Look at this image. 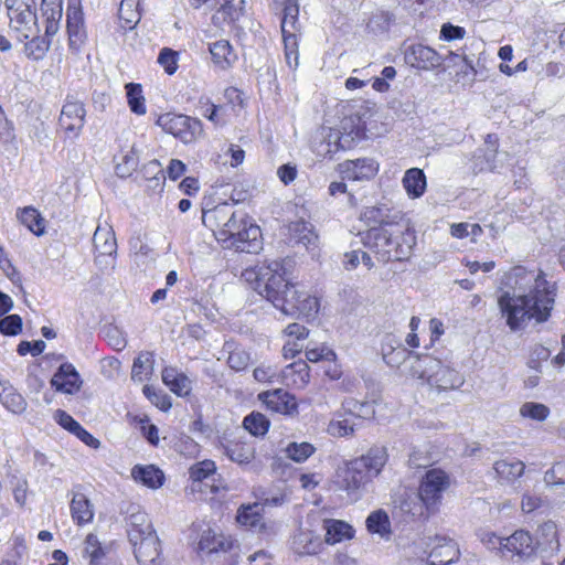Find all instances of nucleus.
Listing matches in <instances>:
<instances>
[{
    "label": "nucleus",
    "mask_w": 565,
    "mask_h": 565,
    "mask_svg": "<svg viewBox=\"0 0 565 565\" xmlns=\"http://www.w3.org/2000/svg\"><path fill=\"white\" fill-rule=\"evenodd\" d=\"M498 307L513 332L523 330L527 322H546L555 305L556 285L546 280L542 270L515 266L500 280Z\"/></svg>",
    "instance_id": "nucleus-1"
},
{
    "label": "nucleus",
    "mask_w": 565,
    "mask_h": 565,
    "mask_svg": "<svg viewBox=\"0 0 565 565\" xmlns=\"http://www.w3.org/2000/svg\"><path fill=\"white\" fill-rule=\"evenodd\" d=\"M365 247L371 249L380 262L405 260L412 255L416 245L414 230L399 225L386 224L371 227L362 235Z\"/></svg>",
    "instance_id": "nucleus-2"
},
{
    "label": "nucleus",
    "mask_w": 565,
    "mask_h": 565,
    "mask_svg": "<svg viewBox=\"0 0 565 565\" xmlns=\"http://www.w3.org/2000/svg\"><path fill=\"white\" fill-rule=\"evenodd\" d=\"M408 374L426 381L428 385L439 391L459 388L465 382L458 371L429 354L415 356L414 363L408 367Z\"/></svg>",
    "instance_id": "nucleus-3"
},
{
    "label": "nucleus",
    "mask_w": 565,
    "mask_h": 565,
    "mask_svg": "<svg viewBox=\"0 0 565 565\" xmlns=\"http://www.w3.org/2000/svg\"><path fill=\"white\" fill-rule=\"evenodd\" d=\"M260 236L259 226L252 223L246 213L237 211L231 222L216 233L218 241L242 253H256L260 249Z\"/></svg>",
    "instance_id": "nucleus-4"
},
{
    "label": "nucleus",
    "mask_w": 565,
    "mask_h": 565,
    "mask_svg": "<svg viewBox=\"0 0 565 565\" xmlns=\"http://www.w3.org/2000/svg\"><path fill=\"white\" fill-rule=\"evenodd\" d=\"M4 4L10 20V29L20 41H25L30 35L40 32L35 0H6Z\"/></svg>",
    "instance_id": "nucleus-5"
},
{
    "label": "nucleus",
    "mask_w": 565,
    "mask_h": 565,
    "mask_svg": "<svg viewBox=\"0 0 565 565\" xmlns=\"http://www.w3.org/2000/svg\"><path fill=\"white\" fill-rule=\"evenodd\" d=\"M449 476L441 469L428 470L422 479L418 495L427 515L435 514L441 504L443 493L449 488Z\"/></svg>",
    "instance_id": "nucleus-6"
},
{
    "label": "nucleus",
    "mask_w": 565,
    "mask_h": 565,
    "mask_svg": "<svg viewBox=\"0 0 565 565\" xmlns=\"http://www.w3.org/2000/svg\"><path fill=\"white\" fill-rule=\"evenodd\" d=\"M156 124L183 143L194 142L203 132L202 122L199 119L183 114H162Z\"/></svg>",
    "instance_id": "nucleus-7"
},
{
    "label": "nucleus",
    "mask_w": 565,
    "mask_h": 565,
    "mask_svg": "<svg viewBox=\"0 0 565 565\" xmlns=\"http://www.w3.org/2000/svg\"><path fill=\"white\" fill-rule=\"evenodd\" d=\"M362 467V461L353 459L340 466L335 471V484L354 501L360 498L361 490L371 481L369 472L364 471Z\"/></svg>",
    "instance_id": "nucleus-8"
},
{
    "label": "nucleus",
    "mask_w": 565,
    "mask_h": 565,
    "mask_svg": "<svg viewBox=\"0 0 565 565\" xmlns=\"http://www.w3.org/2000/svg\"><path fill=\"white\" fill-rule=\"evenodd\" d=\"M285 263L280 260L266 262L260 266L246 268L242 273V279L250 284L252 287L263 297L276 281L279 280V274L284 270Z\"/></svg>",
    "instance_id": "nucleus-9"
},
{
    "label": "nucleus",
    "mask_w": 565,
    "mask_h": 565,
    "mask_svg": "<svg viewBox=\"0 0 565 565\" xmlns=\"http://www.w3.org/2000/svg\"><path fill=\"white\" fill-rule=\"evenodd\" d=\"M298 297H301V290L289 281L286 267L279 274V280L273 286V290L269 289L265 296L275 308L288 316L296 315Z\"/></svg>",
    "instance_id": "nucleus-10"
},
{
    "label": "nucleus",
    "mask_w": 565,
    "mask_h": 565,
    "mask_svg": "<svg viewBox=\"0 0 565 565\" xmlns=\"http://www.w3.org/2000/svg\"><path fill=\"white\" fill-rule=\"evenodd\" d=\"M129 541L134 546L136 559L140 565H160L159 539L154 532H147L146 535H140L134 531Z\"/></svg>",
    "instance_id": "nucleus-11"
},
{
    "label": "nucleus",
    "mask_w": 565,
    "mask_h": 565,
    "mask_svg": "<svg viewBox=\"0 0 565 565\" xmlns=\"http://www.w3.org/2000/svg\"><path fill=\"white\" fill-rule=\"evenodd\" d=\"M66 29L68 45L73 51H78L86 40L84 14L78 1L72 0L66 12Z\"/></svg>",
    "instance_id": "nucleus-12"
},
{
    "label": "nucleus",
    "mask_w": 565,
    "mask_h": 565,
    "mask_svg": "<svg viewBox=\"0 0 565 565\" xmlns=\"http://www.w3.org/2000/svg\"><path fill=\"white\" fill-rule=\"evenodd\" d=\"M379 162L372 158L345 160L338 166L343 179L352 181L370 180L379 172Z\"/></svg>",
    "instance_id": "nucleus-13"
},
{
    "label": "nucleus",
    "mask_w": 565,
    "mask_h": 565,
    "mask_svg": "<svg viewBox=\"0 0 565 565\" xmlns=\"http://www.w3.org/2000/svg\"><path fill=\"white\" fill-rule=\"evenodd\" d=\"M258 398L267 409L274 413L289 416L298 414L296 397L282 388L263 392L258 395Z\"/></svg>",
    "instance_id": "nucleus-14"
},
{
    "label": "nucleus",
    "mask_w": 565,
    "mask_h": 565,
    "mask_svg": "<svg viewBox=\"0 0 565 565\" xmlns=\"http://www.w3.org/2000/svg\"><path fill=\"white\" fill-rule=\"evenodd\" d=\"M85 115L84 104L74 96H67L61 111L60 125L66 131L78 135L84 127Z\"/></svg>",
    "instance_id": "nucleus-15"
},
{
    "label": "nucleus",
    "mask_w": 565,
    "mask_h": 565,
    "mask_svg": "<svg viewBox=\"0 0 565 565\" xmlns=\"http://www.w3.org/2000/svg\"><path fill=\"white\" fill-rule=\"evenodd\" d=\"M51 385L57 392L73 395L81 390L83 380L75 366L72 363L65 362L60 365L52 376Z\"/></svg>",
    "instance_id": "nucleus-16"
},
{
    "label": "nucleus",
    "mask_w": 565,
    "mask_h": 565,
    "mask_svg": "<svg viewBox=\"0 0 565 565\" xmlns=\"http://www.w3.org/2000/svg\"><path fill=\"white\" fill-rule=\"evenodd\" d=\"M405 61L413 67L430 70L438 67L443 60L431 47L423 44L411 45L405 52Z\"/></svg>",
    "instance_id": "nucleus-17"
},
{
    "label": "nucleus",
    "mask_w": 565,
    "mask_h": 565,
    "mask_svg": "<svg viewBox=\"0 0 565 565\" xmlns=\"http://www.w3.org/2000/svg\"><path fill=\"white\" fill-rule=\"evenodd\" d=\"M93 244L96 253L95 262L102 264L103 257H113L117 252L115 233L107 223L98 224L93 235Z\"/></svg>",
    "instance_id": "nucleus-18"
},
{
    "label": "nucleus",
    "mask_w": 565,
    "mask_h": 565,
    "mask_svg": "<svg viewBox=\"0 0 565 565\" xmlns=\"http://www.w3.org/2000/svg\"><path fill=\"white\" fill-rule=\"evenodd\" d=\"M244 0H213L210 6H220L212 15V22L215 26L223 29L224 25H231L237 21L244 11Z\"/></svg>",
    "instance_id": "nucleus-19"
},
{
    "label": "nucleus",
    "mask_w": 565,
    "mask_h": 565,
    "mask_svg": "<svg viewBox=\"0 0 565 565\" xmlns=\"http://www.w3.org/2000/svg\"><path fill=\"white\" fill-rule=\"evenodd\" d=\"M504 554L510 553L520 558H529L536 551V543L532 535L524 530H518L509 537H505Z\"/></svg>",
    "instance_id": "nucleus-20"
},
{
    "label": "nucleus",
    "mask_w": 565,
    "mask_h": 565,
    "mask_svg": "<svg viewBox=\"0 0 565 565\" xmlns=\"http://www.w3.org/2000/svg\"><path fill=\"white\" fill-rule=\"evenodd\" d=\"M234 206V203H220L213 209L203 211L202 221L205 225L213 228L215 227L218 232L220 228L225 227L226 224L231 222V218L234 217V213L236 212Z\"/></svg>",
    "instance_id": "nucleus-21"
},
{
    "label": "nucleus",
    "mask_w": 565,
    "mask_h": 565,
    "mask_svg": "<svg viewBox=\"0 0 565 565\" xmlns=\"http://www.w3.org/2000/svg\"><path fill=\"white\" fill-rule=\"evenodd\" d=\"M70 509L73 521L79 526L90 523L94 519V507L81 492L73 493Z\"/></svg>",
    "instance_id": "nucleus-22"
},
{
    "label": "nucleus",
    "mask_w": 565,
    "mask_h": 565,
    "mask_svg": "<svg viewBox=\"0 0 565 565\" xmlns=\"http://www.w3.org/2000/svg\"><path fill=\"white\" fill-rule=\"evenodd\" d=\"M355 461H362L363 470L369 472V478L372 480V478L376 477L382 471L387 461L386 448L379 446L372 447L365 455L355 458Z\"/></svg>",
    "instance_id": "nucleus-23"
},
{
    "label": "nucleus",
    "mask_w": 565,
    "mask_h": 565,
    "mask_svg": "<svg viewBox=\"0 0 565 565\" xmlns=\"http://www.w3.org/2000/svg\"><path fill=\"white\" fill-rule=\"evenodd\" d=\"M525 465L516 458L501 459L494 462L493 470L500 482L511 483L524 473Z\"/></svg>",
    "instance_id": "nucleus-24"
},
{
    "label": "nucleus",
    "mask_w": 565,
    "mask_h": 565,
    "mask_svg": "<svg viewBox=\"0 0 565 565\" xmlns=\"http://www.w3.org/2000/svg\"><path fill=\"white\" fill-rule=\"evenodd\" d=\"M215 471L216 466L212 460H203L193 465L190 470V478L193 481V484L204 483L206 487H210L211 492L214 493L218 490V487L214 484L215 481Z\"/></svg>",
    "instance_id": "nucleus-25"
},
{
    "label": "nucleus",
    "mask_w": 565,
    "mask_h": 565,
    "mask_svg": "<svg viewBox=\"0 0 565 565\" xmlns=\"http://www.w3.org/2000/svg\"><path fill=\"white\" fill-rule=\"evenodd\" d=\"M162 382L178 396H188L192 391L191 380L174 367H164Z\"/></svg>",
    "instance_id": "nucleus-26"
},
{
    "label": "nucleus",
    "mask_w": 565,
    "mask_h": 565,
    "mask_svg": "<svg viewBox=\"0 0 565 565\" xmlns=\"http://www.w3.org/2000/svg\"><path fill=\"white\" fill-rule=\"evenodd\" d=\"M321 546L320 539L309 530H299L291 541L292 550L299 555H315Z\"/></svg>",
    "instance_id": "nucleus-27"
},
{
    "label": "nucleus",
    "mask_w": 565,
    "mask_h": 565,
    "mask_svg": "<svg viewBox=\"0 0 565 565\" xmlns=\"http://www.w3.org/2000/svg\"><path fill=\"white\" fill-rule=\"evenodd\" d=\"M359 428V424L348 412H338L328 424L327 431L332 437L353 436Z\"/></svg>",
    "instance_id": "nucleus-28"
},
{
    "label": "nucleus",
    "mask_w": 565,
    "mask_h": 565,
    "mask_svg": "<svg viewBox=\"0 0 565 565\" xmlns=\"http://www.w3.org/2000/svg\"><path fill=\"white\" fill-rule=\"evenodd\" d=\"M41 11L45 18V35L56 34L62 18V0H42Z\"/></svg>",
    "instance_id": "nucleus-29"
},
{
    "label": "nucleus",
    "mask_w": 565,
    "mask_h": 565,
    "mask_svg": "<svg viewBox=\"0 0 565 565\" xmlns=\"http://www.w3.org/2000/svg\"><path fill=\"white\" fill-rule=\"evenodd\" d=\"M281 376L287 385H292L302 388L307 385L310 379L309 366L302 361L290 363L281 371Z\"/></svg>",
    "instance_id": "nucleus-30"
},
{
    "label": "nucleus",
    "mask_w": 565,
    "mask_h": 565,
    "mask_svg": "<svg viewBox=\"0 0 565 565\" xmlns=\"http://www.w3.org/2000/svg\"><path fill=\"white\" fill-rule=\"evenodd\" d=\"M323 529L326 530V543L330 545L340 543L343 540H349L354 535L353 527L349 523L340 520H326Z\"/></svg>",
    "instance_id": "nucleus-31"
},
{
    "label": "nucleus",
    "mask_w": 565,
    "mask_h": 565,
    "mask_svg": "<svg viewBox=\"0 0 565 565\" xmlns=\"http://www.w3.org/2000/svg\"><path fill=\"white\" fill-rule=\"evenodd\" d=\"M225 456L239 465L248 463L255 455L252 446L239 440H228L223 445Z\"/></svg>",
    "instance_id": "nucleus-32"
},
{
    "label": "nucleus",
    "mask_w": 565,
    "mask_h": 565,
    "mask_svg": "<svg viewBox=\"0 0 565 565\" xmlns=\"http://www.w3.org/2000/svg\"><path fill=\"white\" fill-rule=\"evenodd\" d=\"M444 543L435 546L429 558L431 565H448L459 557V550L452 540L443 539Z\"/></svg>",
    "instance_id": "nucleus-33"
},
{
    "label": "nucleus",
    "mask_w": 565,
    "mask_h": 565,
    "mask_svg": "<svg viewBox=\"0 0 565 565\" xmlns=\"http://www.w3.org/2000/svg\"><path fill=\"white\" fill-rule=\"evenodd\" d=\"M134 479L151 489H157L163 483V472L152 465L136 466L132 468Z\"/></svg>",
    "instance_id": "nucleus-34"
},
{
    "label": "nucleus",
    "mask_w": 565,
    "mask_h": 565,
    "mask_svg": "<svg viewBox=\"0 0 565 565\" xmlns=\"http://www.w3.org/2000/svg\"><path fill=\"white\" fill-rule=\"evenodd\" d=\"M403 186L411 198H420L426 190V177L418 168L408 169L403 178Z\"/></svg>",
    "instance_id": "nucleus-35"
},
{
    "label": "nucleus",
    "mask_w": 565,
    "mask_h": 565,
    "mask_svg": "<svg viewBox=\"0 0 565 565\" xmlns=\"http://www.w3.org/2000/svg\"><path fill=\"white\" fill-rule=\"evenodd\" d=\"M210 53L215 65L225 70L230 67L236 60V55L232 50L228 41L221 40L210 44Z\"/></svg>",
    "instance_id": "nucleus-36"
},
{
    "label": "nucleus",
    "mask_w": 565,
    "mask_h": 565,
    "mask_svg": "<svg viewBox=\"0 0 565 565\" xmlns=\"http://www.w3.org/2000/svg\"><path fill=\"white\" fill-rule=\"evenodd\" d=\"M17 217L24 226H26L36 236H41L44 234L45 220L42 217V215L36 209L32 206L19 209L17 212Z\"/></svg>",
    "instance_id": "nucleus-37"
},
{
    "label": "nucleus",
    "mask_w": 565,
    "mask_h": 565,
    "mask_svg": "<svg viewBox=\"0 0 565 565\" xmlns=\"http://www.w3.org/2000/svg\"><path fill=\"white\" fill-rule=\"evenodd\" d=\"M153 353L148 351L141 352L134 361L131 380L138 383L147 381L153 373Z\"/></svg>",
    "instance_id": "nucleus-38"
},
{
    "label": "nucleus",
    "mask_w": 565,
    "mask_h": 565,
    "mask_svg": "<svg viewBox=\"0 0 565 565\" xmlns=\"http://www.w3.org/2000/svg\"><path fill=\"white\" fill-rule=\"evenodd\" d=\"M350 136H340L339 131H334L330 129L328 136L324 141L320 143L318 149L319 156H332L339 150H344L350 147Z\"/></svg>",
    "instance_id": "nucleus-39"
},
{
    "label": "nucleus",
    "mask_w": 565,
    "mask_h": 565,
    "mask_svg": "<svg viewBox=\"0 0 565 565\" xmlns=\"http://www.w3.org/2000/svg\"><path fill=\"white\" fill-rule=\"evenodd\" d=\"M342 409L348 412L355 422L356 419H372L375 415L373 402H359L348 398L342 403Z\"/></svg>",
    "instance_id": "nucleus-40"
},
{
    "label": "nucleus",
    "mask_w": 565,
    "mask_h": 565,
    "mask_svg": "<svg viewBox=\"0 0 565 565\" xmlns=\"http://www.w3.org/2000/svg\"><path fill=\"white\" fill-rule=\"evenodd\" d=\"M366 527L369 532L379 534L382 537L391 534V522L387 513L383 510L372 512L366 518Z\"/></svg>",
    "instance_id": "nucleus-41"
},
{
    "label": "nucleus",
    "mask_w": 565,
    "mask_h": 565,
    "mask_svg": "<svg viewBox=\"0 0 565 565\" xmlns=\"http://www.w3.org/2000/svg\"><path fill=\"white\" fill-rule=\"evenodd\" d=\"M125 88L130 110L138 116L145 115L147 113V107L141 85L128 83Z\"/></svg>",
    "instance_id": "nucleus-42"
},
{
    "label": "nucleus",
    "mask_w": 565,
    "mask_h": 565,
    "mask_svg": "<svg viewBox=\"0 0 565 565\" xmlns=\"http://www.w3.org/2000/svg\"><path fill=\"white\" fill-rule=\"evenodd\" d=\"M138 154L134 147L127 151H122L116 157V173L120 178L129 177L138 166Z\"/></svg>",
    "instance_id": "nucleus-43"
},
{
    "label": "nucleus",
    "mask_w": 565,
    "mask_h": 565,
    "mask_svg": "<svg viewBox=\"0 0 565 565\" xmlns=\"http://www.w3.org/2000/svg\"><path fill=\"white\" fill-rule=\"evenodd\" d=\"M262 508L258 503L253 505L242 507L238 510L236 520L237 522L249 529H257L263 526Z\"/></svg>",
    "instance_id": "nucleus-44"
},
{
    "label": "nucleus",
    "mask_w": 565,
    "mask_h": 565,
    "mask_svg": "<svg viewBox=\"0 0 565 565\" xmlns=\"http://www.w3.org/2000/svg\"><path fill=\"white\" fill-rule=\"evenodd\" d=\"M382 354L383 360L391 367H399L407 360L409 361L411 366L414 363V358L419 356L418 354H414L401 345L397 348H390V350L383 348Z\"/></svg>",
    "instance_id": "nucleus-45"
},
{
    "label": "nucleus",
    "mask_w": 565,
    "mask_h": 565,
    "mask_svg": "<svg viewBox=\"0 0 565 565\" xmlns=\"http://www.w3.org/2000/svg\"><path fill=\"white\" fill-rule=\"evenodd\" d=\"M315 451L316 447L308 441H292L284 448L286 457L298 463L305 462Z\"/></svg>",
    "instance_id": "nucleus-46"
},
{
    "label": "nucleus",
    "mask_w": 565,
    "mask_h": 565,
    "mask_svg": "<svg viewBox=\"0 0 565 565\" xmlns=\"http://www.w3.org/2000/svg\"><path fill=\"white\" fill-rule=\"evenodd\" d=\"M29 41L25 43L24 52L29 58L34 61L42 60L50 49V41L47 36H40L39 33L30 35Z\"/></svg>",
    "instance_id": "nucleus-47"
},
{
    "label": "nucleus",
    "mask_w": 565,
    "mask_h": 565,
    "mask_svg": "<svg viewBox=\"0 0 565 565\" xmlns=\"http://www.w3.org/2000/svg\"><path fill=\"white\" fill-rule=\"evenodd\" d=\"M299 2L298 0H285L284 15L281 19V33L298 30Z\"/></svg>",
    "instance_id": "nucleus-48"
},
{
    "label": "nucleus",
    "mask_w": 565,
    "mask_h": 565,
    "mask_svg": "<svg viewBox=\"0 0 565 565\" xmlns=\"http://www.w3.org/2000/svg\"><path fill=\"white\" fill-rule=\"evenodd\" d=\"M244 428L254 436H264L270 426L269 419L262 413L252 412L244 418Z\"/></svg>",
    "instance_id": "nucleus-49"
},
{
    "label": "nucleus",
    "mask_w": 565,
    "mask_h": 565,
    "mask_svg": "<svg viewBox=\"0 0 565 565\" xmlns=\"http://www.w3.org/2000/svg\"><path fill=\"white\" fill-rule=\"evenodd\" d=\"M520 416L535 422H544L551 414L550 408L542 403L525 402L520 406Z\"/></svg>",
    "instance_id": "nucleus-50"
},
{
    "label": "nucleus",
    "mask_w": 565,
    "mask_h": 565,
    "mask_svg": "<svg viewBox=\"0 0 565 565\" xmlns=\"http://www.w3.org/2000/svg\"><path fill=\"white\" fill-rule=\"evenodd\" d=\"M294 231L298 233L297 243L302 244L307 249H313L318 245V235L306 223H297Z\"/></svg>",
    "instance_id": "nucleus-51"
},
{
    "label": "nucleus",
    "mask_w": 565,
    "mask_h": 565,
    "mask_svg": "<svg viewBox=\"0 0 565 565\" xmlns=\"http://www.w3.org/2000/svg\"><path fill=\"white\" fill-rule=\"evenodd\" d=\"M128 526L129 527L127 532L129 539H131V534L134 531L139 533L140 535H146L147 532H154L147 515L141 512L134 513L130 515Z\"/></svg>",
    "instance_id": "nucleus-52"
},
{
    "label": "nucleus",
    "mask_w": 565,
    "mask_h": 565,
    "mask_svg": "<svg viewBox=\"0 0 565 565\" xmlns=\"http://www.w3.org/2000/svg\"><path fill=\"white\" fill-rule=\"evenodd\" d=\"M179 54L172 49L164 47L160 51L158 63L163 67L167 74L172 75L178 70Z\"/></svg>",
    "instance_id": "nucleus-53"
},
{
    "label": "nucleus",
    "mask_w": 565,
    "mask_h": 565,
    "mask_svg": "<svg viewBox=\"0 0 565 565\" xmlns=\"http://www.w3.org/2000/svg\"><path fill=\"white\" fill-rule=\"evenodd\" d=\"M301 303H297L296 315H301L305 317H312L319 310V300L317 297H313L306 291L301 290Z\"/></svg>",
    "instance_id": "nucleus-54"
},
{
    "label": "nucleus",
    "mask_w": 565,
    "mask_h": 565,
    "mask_svg": "<svg viewBox=\"0 0 565 565\" xmlns=\"http://www.w3.org/2000/svg\"><path fill=\"white\" fill-rule=\"evenodd\" d=\"M539 533L543 539V542L541 544H544L546 547L551 550H554L555 547L558 546L557 530L554 522L548 521L543 523L539 529Z\"/></svg>",
    "instance_id": "nucleus-55"
},
{
    "label": "nucleus",
    "mask_w": 565,
    "mask_h": 565,
    "mask_svg": "<svg viewBox=\"0 0 565 565\" xmlns=\"http://www.w3.org/2000/svg\"><path fill=\"white\" fill-rule=\"evenodd\" d=\"M249 354L244 350L235 349L228 351L227 364L236 372L245 370L249 364Z\"/></svg>",
    "instance_id": "nucleus-56"
},
{
    "label": "nucleus",
    "mask_w": 565,
    "mask_h": 565,
    "mask_svg": "<svg viewBox=\"0 0 565 565\" xmlns=\"http://www.w3.org/2000/svg\"><path fill=\"white\" fill-rule=\"evenodd\" d=\"M388 210L379 207V206H370L364 210L362 213V220H364L369 225L375 227L376 224H383L388 217Z\"/></svg>",
    "instance_id": "nucleus-57"
},
{
    "label": "nucleus",
    "mask_w": 565,
    "mask_h": 565,
    "mask_svg": "<svg viewBox=\"0 0 565 565\" xmlns=\"http://www.w3.org/2000/svg\"><path fill=\"white\" fill-rule=\"evenodd\" d=\"M22 329V319L18 315H10L0 320V332L4 335H17Z\"/></svg>",
    "instance_id": "nucleus-58"
},
{
    "label": "nucleus",
    "mask_w": 565,
    "mask_h": 565,
    "mask_svg": "<svg viewBox=\"0 0 565 565\" xmlns=\"http://www.w3.org/2000/svg\"><path fill=\"white\" fill-rule=\"evenodd\" d=\"M479 539L481 543L489 550H498L504 554L505 537L498 536L491 531H480Z\"/></svg>",
    "instance_id": "nucleus-59"
},
{
    "label": "nucleus",
    "mask_w": 565,
    "mask_h": 565,
    "mask_svg": "<svg viewBox=\"0 0 565 565\" xmlns=\"http://www.w3.org/2000/svg\"><path fill=\"white\" fill-rule=\"evenodd\" d=\"M3 404L10 412L14 414H22L26 409L28 405L25 398L17 392L8 393L4 396Z\"/></svg>",
    "instance_id": "nucleus-60"
},
{
    "label": "nucleus",
    "mask_w": 565,
    "mask_h": 565,
    "mask_svg": "<svg viewBox=\"0 0 565 565\" xmlns=\"http://www.w3.org/2000/svg\"><path fill=\"white\" fill-rule=\"evenodd\" d=\"M306 358L310 362H318L320 360L333 361L335 353L328 347L321 345L316 348H308L306 350Z\"/></svg>",
    "instance_id": "nucleus-61"
},
{
    "label": "nucleus",
    "mask_w": 565,
    "mask_h": 565,
    "mask_svg": "<svg viewBox=\"0 0 565 565\" xmlns=\"http://www.w3.org/2000/svg\"><path fill=\"white\" fill-rule=\"evenodd\" d=\"M54 419L58 423V425L72 434H75V431L81 426L78 422H76L70 414L62 409H57L55 412Z\"/></svg>",
    "instance_id": "nucleus-62"
},
{
    "label": "nucleus",
    "mask_w": 565,
    "mask_h": 565,
    "mask_svg": "<svg viewBox=\"0 0 565 565\" xmlns=\"http://www.w3.org/2000/svg\"><path fill=\"white\" fill-rule=\"evenodd\" d=\"M277 374V367L265 364L257 366L253 372L254 379L260 383L271 382Z\"/></svg>",
    "instance_id": "nucleus-63"
},
{
    "label": "nucleus",
    "mask_w": 565,
    "mask_h": 565,
    "mask_svg": "<svg viewBox=\"0 0 565 565\" xmlns=\"http://www.w3.org/2000/svg\"><path fill=\"white\" fill-rule=\"evenodd\" d=\"M466 30L451 23H445L440 30V38L445 41L460 40L465 36Z\"/></svg>",
    "instance_id": "nucleus-64"
}]
</instances>
